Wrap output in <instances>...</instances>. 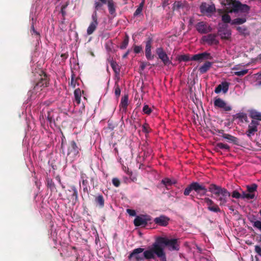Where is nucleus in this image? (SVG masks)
<instances>
[{
	"label": "nucleus",
	"mask_w": 261,
	"mask_h": 261,
	"mask_svg": "<svg viewBox=\"0 0 261 261\" xmlns=\"http://www.w3.org/2000/svg\"><path fill=\"white\" fill-rule=\"evenodd\" d=\"M49 79L47 74L42 70H41L38 77L34 81L33 88L28 92V94L31 98H35L41 94V91L48 86Z\"/></svg>",
	"instance_id": "nucleus-2"
},
{
	"label": "nucleus",
	"mask_w": 261,
	"mask_h": 261,
	"mask_svg": "<svg viewBox=\"0 0 261 261\" xmlns=\"http://www.w3.org/2000/svg\"><path fill=\"white\" fill-rule=\"evenodd\" d=\"M200 10L203 14H208L215 11V7L214 4L209 5L206 3H202L200 6Z\"/></svg>",
	"instance_id": "nucleus-17"
},
{
	"label": "nucleus",
	"mask_w": 261,
	"mask_h": 261,
	"mask_svg": "<svg viewBox=\"0 0 261 261\" xmlns=\"http://www.w3.org/2000/svg\"><path fill=\"white\" fill-rule=\"evenodd\" d=\"M250 10V7L246 5L243 4L240 1L234 0L232 4V8L230 10L229 12L238 13L241 12L248 14Z\"/></svg>",
	"instance_id": "nucleus-8"
},
{
	"label": "nucleus",
	"mask_w": 261,
	"mask_h": 261,
	"mask_svg": "<svg viewBox=\"0 0 261 261\" xmlns=\"http://www.w3.org/2000/svg\"><path fill=\"white\" fill-rule=\"evenodd\" d=\"M192 191H194L197 195L202 196L206 194L207 189L197 182H193L185 189L184 194L185 196L189 195Z\"/></svg>",
	"instance_id": "nucleus-5"
},
{
	"label": "nucleus",
	"mask_w": 261,
	"mask_h": 261,
	"mask_svg": "<svg viewBox=\"0 0 261 261\" xmlns=\"http://www.w3.org/2000/svg\"><path fill=\"white\" fill-rule=\"evenodd\" d=\"M47 119L50 122H51L52 121L55 122L53 111L48 112Z\"/></svg>",
	"instance_id": "nucleus-47"
},
{
	"label": "nucleus",
	"mask_w": 261,
	"mask_h": 261,
	"mask_svg": "<svg viewBox=\"0 0 261 261\" xmlns=\"http://www.w3.org/2000/svg\"><path fill=\"white\" fill-rule=\"evenodd\" d=\"M246 188L249 193H254L257 191V185L256 184H252L250 185H247Z\"/></svg>",
	"instance_id": "nucleus-38"
},
{
	"label": "nucleus",
	"mask_w": 261,
	"mask_h": 261,
	"mask_svg": "<svg viewBox=\"0 0 261 261\" xmlns=\"http://www.w3.org/2000/svg\"><path fill=\"white\" fill-rule=\"evenodd\" d=\"M142 132H144L146 134H148L149 133L150 128L149 125L147 123H145V124H144L142 125Z\"/></svg>",
	"instance_id": "nucleus-46"
},
{
	"label": "nucleus",
	"mask_w": 261,
	"mask_h": 261,
	"mask_svg": "<svg viewBox=\"0 0 261 261\" xmlns=\"http://www.w3.org/2000/svg\"><path fill=\"white\" fill-rule=\"evenodd\" d=\"M220 149L229 151L230 147L226 144H224L223 143H218L216 145L215 150L217 151H218L219 149Z\"/></svg>",
	"instance_id": "nucleus-33"
},
{
	"label": "nucleus",
	"mask_w": 261,
	"mask_h": 261,
	"mask_svg": "<svg viewBox=\"0 0 261 261\" xmlns=\"http://www.w3.org/2000/svg\"><path fill=\"white\" fill-rule=\"evenodd\" d=\"M223 138L226 139L228 142L232 143L235 145L239 144V140L238 138L228 134H223L221 136Z\"/></svg>",
	"instance_id": "nucleus-25"
},
{
	"label": "nucleus",
	"mask_w": 261,
	"mask_h": 261,
	"mask_svg": "<svg viewBox=\"0 0 261 261\" xmlns=\"http://www.w3.org/2000/svg\"><path fill=\"white\" fill-rule=\"evenodd\" d=\"M56 179L58 180L59 182L61 185L62 188L64 189L65 188V186L64 185H62L60 177L59 176H58L56 177Z\"/></svg>",
	"instance_id": "nucleus-64"
},
{
	"label": "nucleus",
	"mask_w": 261,
	"mask_h": 261,
	"mask_svg": "<svg viewBox=\"0 0 261 261\" xmlns=\"http://www.w3.org/2000/svg\"><path fill=\"white\" fill-rule=\"evenodd\" d=\"M151 217L149 215L137 216L134 221V223L136 226L145 227L148 223H151Z\"/></svg>",
	"instance_id": "nucleus-9"
},
{
	"label": "nucleus",
	"mask_w": 261,
	"mask_h": 261,
	"mask_svg": "<svg viewBox=\"0 0 261 261\" xmlns=\"http://www.w3.org/2000/svg\"><path fill=\"white\" fill-rule=\"evenodd\" d=\"M152 39L148 38L146 42L145 45V56L147 60H151L154 58V56L151 55V45Z\"/></svg>",
	"instance_id": "nucleus-18"
},
{
	"label": "nucleus",
	"mask_w": 261,
	"mask_h": 261,
	"mask_svg": "<svg viewBox=\"0 0 261 261\" xmlns=\"http://www.w3.org/2000/svg\"><path fill=\"white\" fill-rule=\"evenodd\" d=\"M169 220L170 219L168 217L165 215H161L154 218L153 221L158 225L166 226L168 225Z\"/></svg>",
	"instance_id": "nucleus-21"
},
{
	"label": "nucleus",
	"mask_w": 261,
	"mask_h": 261,
	"mask_svg": "<svg viewBox=\"0 0 261 261\" xmlns=\"http://www.w3.org/2000/svg\"><path fill=\"white\" fill-rule=\"evenodd\" d=\"M66 197L69 202H71L72 205H74L79 201L78 192L73 185L69 186V188L65 191Z\"/></svg>",
	"instance_id": "nucleus-7"
},
{
	"label": "nucleus",
	"mask_w": 261,
	"mask_h": 261,
	"mask_svg": "<svg viewBox=\"0 0 261 261\" xmlns=\"http://www.w3.org/2000/svg\"><path fill=\"white\" fill-rule=\"evenodd\" d=\"M178 60L179 62H181V61L187 62V61H189L192 60H191V58H190L189 55H180L178 57Z\"/></svg>",
	"instance_id": "nucleus-41"
},
{
	"label": "nucleus",
	"mask_w": 261,
	"mask_h": 261,
	"mask_svg": "<svg viewBox=\"0 0 261 261\" xmlns=\"http://www.w3.org/2000/svg\"><path fill=\"white\" fill-rule=\"evenodd\" d=\"M254 250L258 255L261 256V248L259 246L255 245L254 247Z\"/></svg>",
	"instance_id": "nucleus-55"
},
{
	"label": "nucleus",
	"mask_w": 261,
	"mask_h": 261,
	"mask_svg": "<svg viewBox=\"0 0 261 261\" xmlns=\"http://www.w3.org/2000/svg\"><path fill=\"white\" fill-rule=\"evenodd\" d=\"M203 200L207 205V209L210 211L215 213H219L221 212V210L219 206L216 204L211 199L206 197L204 198Z\"/></svg>",
	"instance_id": "nucleus-14"
},
{
	"label": "nucleus",
	"mask_w": 261,
	"mask_h": 261,
	"mask_svg": "<svg viewBox=\"0 0 261 261\" xmlns=\"http://www.w3.org/2000/svg\"><path fill=\"white\" fill-rule=\"evenodd\" d=\"M61 148L62 149V152L64 154H65V151L64 150V140H63V139H62V143H61Z\"/></svg>",
	"instance_id": "nucleus-62"
},
{
	"label": "nucleus",
	"mask_w": 261,
	"mask_h": 261,
	"mask_svg": "<svg viewBox=\"0 0 261 261\" xmlns=\"http://www.w3.org/2000/svg\"><path fill=\"white\" fill-rule=\"evenodd\" d=\"M67 5H63L61 7V12L62 14V16L64 17L66 15V12L65 9L66 8Z\"/></svg>",
	"instance_id": "nucleus-58"
},
{
	"label": "nucleus",
	"mask_w": 261,
	"mask_h": 261,
	"mask_svg": "<svg viewBox=\"0 0 261 261\" xmlns=\"http://www.w3.org/2000/svg\"><path fill=\"white\" fill-rule=\"evenodd\" d=\"M212 63L209 61H206L204 64L199 68V71L201 74H203L206 72L211 68Z\"/></svg>",
	"instance_id": "nucleus-28"
},
{
	"label": "nucleus",
	"mask_w": 261,
	"mask_h": 261,
	"mask_svg": "<svg viewBox=\"0 0 261 261\" xmlns=\"http://www.w3.org/2000/svg\"><path fill=\"white\" fill-rule=\"evenodd\" d=\"M249 116L252 119L256 121H261V113L255 111L251 110L249 111Z\"/></svg>",
	"instance_id": "nucleus-29"
},
{
	"label": "nucleus",
	"mask_w": 261,
	"mask_h": 261,
	"mask_svg": "<svg viewBox=\"0 0 261 261\" xmlns=\"http://www.w3.org/2000/svg\"><path fill=\"white\" fill-rule=\"evenodd\" d=\"M231 196L233 198L239 199L241 197V194L237 190H234L232 192Z\"/></svg>",
	"instance_id": "nucleus-48"
},
{
	"label": "nucleus",
	"mask_w": 261,
	"mask_h": 261,
	"mask_svg": "<svg viewBox=\"0 0 261 261\" xmlns=\"http://www.w3.org/2000/svg\"><path fill=\"white\" fill-rule=\"evenodd\" d=\"M92 21L90 23L87 30V34L88 35H90L93 33L98 24V15L96 11H94L92 15Z\"/></svg>",
	"instance_id": "nucleus-10"
},
{
	"label": "nucleus",
	"mask_w": 261,
	"mask_h": 261,
	"mask_svg": "<svg viewBox=\"0 0 261 261\" xmlns=\"http://www.w3.org/2000/svg\"><path fill=\"white\" fill-rule=\"evenodd\" d=\"M81 149L77 146L75 142L73 140L69 142L66 154L67 156L71 158L72 160L80 156V150Z\"/></svg>",
	"instance_id": "nucleus-6"
},
{
	"label": "nucleus",
	"mask_w": 261,
	"mask_h": 261,
	"mask_svg": "<svg viewBox=\"0 0 261 261\" xmlns=\"http://www.w3.org/2000/svg\"><path fill=\"white\" fill-rule=\"evenodd\" d=\"M248 72V69H244L239 71H236L234 72V74L239 76H242L247 74Z\"/></svg>",
	"instance_id": "nucleus-44"
},
{
	"label": "nucleus",
	"mask_w": 261,
	"mask_h": 261,
	"mask_svg": "<svg viewBox=\"0 0 261 261\" xmlns=\"http://www.w3.org/2000/svg\"><path fill=\"white\" fill-rule=\"evenodd\" d=\"M129 42V36L128 35L126 34L124 38L120 45V48L121 49H125L128 45Z\"/></svg>",
	"instance_id": "nucleus-37"
},
{
	"label": "nucleus",
	"mask_w": 261,
	"mask_h": 261,
	"mask_svg": "<svg viewBox=\"0 0 261 261\" xmlns=\"http://www.w3.org/2000/svg\"><path fill=\"white\" fill-rule=\"evenodd\" d=\"M143 112L146 114L149 115L151 113L152 110L148 105H145L143 108Z\"/></svg>",
	"instance_id": "nucleus-45"
},
{
	"label": "nucleus",
	"mask_w": 261,
	"mask_h": 261,
	"mask_svg": "<svg viewBox=\"0 0 261 261\" xmlns=\"http://www.w3.org/2000/svg\"><path fill=\"white\" fill-rule=\"evenodd\" d=\"M74 95L75 100L77 104H80L81 102V91L80 88L76 89L74 91Z\"/></svg>",
	"instance_id": "nucleus-36"
},
{
	"label": "nucleus",
	"mask_w": 261,
	"mask_h": 261,
	"mask_svg": "<svg viewBox=\"0 0 261 261\" xmlns=\"http://www.w3.org/2000/svg\"><path fill=\"white\" fill-rule=\"evenodd\" d=\"M233 0H226V4L227 5H231L232 6V4L233 3Z\"/></svg>",
	"instance_id": "nucleus-63"
},
{
	"label": "nucleus",
	"mask_w": 261,
	"mask_h": 261,
	"mask_svg": "<svg viewBox=\"0 0 261 261\" xmlns=\"http://www.w3.org/2000/svg\"><path fill=\"white\" fill-rule=\"evenodd\" d=\"M126 212L130 216H135L136 215V212L134 210L128 208L126 210Z\"/></svg>",
	"instance_id": "nucleus-54"
},
{
	"label": "nucleus",
	"mask_w": 261,
	"mask_h": 261,
	"mask_svg": "<svg viewBox=\"0 0 261 261\" xmlns=\"http://www.w3.org/2000/svg\"><path fill=\"white\" fill-rule=\"evenodd\" d=\"M217 35L214 34H210L206 36H203L202 40L204 42L210 45H217L219 41L216 39Z\"/></svg>",
	"instance_id": "nucleus-15"
},
{
	"label": "nucleus",
	"mask_w": 261,
	"mask_h": 261,
	"mask_svg": "<svg viewBox=\"0 0 261 261\" xmlns=\"http://www.w3.org/2000/svg\"><path fill=\"white\" fill-rule=\"evenodd\" d=\"M188 3L184 0L175 1L173 4V9L174 11H184V9H188Z\"/></svg>",
	"instance_id": "nucleus-19"
},
{
	"label": "nucleus",
	"mask_w": 261,
	"mask_h": 261,
	"mask_svg": "<svg viewBox=\"0 0 261 261\" xmlns=\"http://www.w3.org/2000/svg\"><path fill=\"white\" fill-rule=\"evenodd\" d=\"M151 246L156 257L159 258L161 261H167L165 248L166 247L170 251H178L180 244L177 239L158 237Z\"/></svg>",
	"instance_id": "nucleus-1"
},
{
	"label": "nucleus",
	"mask_w": 261,
	"mask_h": 261,
	"mask_svg": "<svg viewBox=\"0 0 261 261\" xmlns=\"http://www.w3.org/2000/svg\"><path fill=\"white\" fill-rule=\"evenodd\" d=\"M108 9L109 13L113 15L115 12V8L112 1H109L108 3Z\"/></svg>",
	"instance_id": "nucleus-39"
},
{
	"label": "nucleus",
	"mask_w": 261,
	"mask_h": 261,
	"mask_svg": "<svg viewBox=\"0 0 261 261\" xmlns=\"http://www.w3.org/2000/svg\"><path fill=\"white\" fill-rule=\"evenodd\" d=\"M142 47H141V46H138L136 45L134 46V51L135 52V53L139 54L142 51Z\"/></svg>",
	"instance_id": "nucleus-52"
},
{
	"label": "nucleus",
	"mask_w": 261,
	"mask_h": 261,
	"mask_svg": "<svg viewBox=\"0 0 261 261\" xmlns=\"http://www.w3.org/2000/svg\"><path fill=\"white\" fill-rule=\"evenodd\" d=\"M214 105L216 108L222 109L225 111H230L232 109L231 106L227 105L226 102L220 98H216Z\"/></svg>",
	"instance_id": "nucleus-13"
},
{
	"label": "nucleus",
	"mask_w": 261,
	"mask_h": 261,
	"mask_svg": "<svg viewBox=\"0 0 261 261\" xmlns=\"http://www.w3.org/2000/svg\"><path fill=\"white\" fill-rule=\"evenodd\" d=\"M148 65V63L146 62H142L140 65V67L142 70H143L145 68L146 66Z\"/></svg>",
	"instance_id": "nucleus-60"
},
{
	"label": "nucleus",
	"mask_w": 261,
	"mask_h": 261,
	"mask_svg": "<svg viewBox=\"0 0 261 261\" xmlns=\"http://www.w3.org/2000/svg\"><path fill=\"white\" fill-rule=\"evenodd\" d=\"M222 20L224 23H229L231 21L230 16L227 14H225L222 16Z\"/></svg>",
	"instance_id": "nucleus-43"
},
{
	"label": "nucleus",
	"mask_w": 261,
	"mask_h": 261,
	"mask_svg": "<svg viewBox=\"0 0 261 261\" xmlns=\"http://www.w3.org/2000/svg\"><path fill=\"white\" fill-rule=\"evenodd\" d=\"M108 60L115 73L119 74L120 72V68L116 62L114 61L113 59H109Z\"/></svg>",
	"instance_id": "nucleus-31"
},
{
	"label": "nucleus",
	"mask_w": 261,
	"mask_h": 261,
	"mask_svg": "<svg viewBox=\"0 0 261 261\" xmlns=\"http://www.w3.org/2000/svg\"><path fill=\"white\" fill-rule=\"evenodd\" d=\"M253 226L258 229L261 231V221L259 220L255 221L253 222Z\"/></svg>",
	"instance_id": "nucleus-49"
},
{
	"label": "nucleus",
	"mask_w": 261,
	"mask_h": 261,
	"mask_svg": "<svg viewBox=\"0 0 261 261\" xmlns=\"http://www.w3.org/2000/svg\"><path fill=\"white\" fill-rule=\"evenodd\" d=\"M161 182L165 186L167 189L169 190L170 187L176 183V181L175 179L171 180L168 178H165L162 180Z\"/></svg>",
	"instance_id": "nucleus-30"
},
{
	"label": "nucleus",
	"mask_w": 261,
	"mask_h": 261,
	"mask_svg": "<svg viewBox=\"0 0 261 261\" xmlns=\"http://www.w3.org/2000/svg\"><path fill=\"white\" fill-rule=\"evenodd\" d=\"M218 33L221 38L223 39H228L230 38V31L227 29H221L219 30Z\"/></svg>",
	"instance_id": "nucleus-27"
},
{
	"label": "nucleus",
	"mask_w": 261,
	"mask_h": 261,
	"mask_svg": "<svg viewBox=\"0 0 261 261\" xmlns=\"http://www.w3.org/2000/svg\"><path fill=\"white\" fill-rule=\"evenodd\" d=\"M233 119H239L242 122L244 121L246 122H248L247 116L244 113H238L233 116Z\"/></svg>",
	"instance_id": "nucleus-32"
},
{
	"label": "nucleus",
	"mask_w": 261,
	"mask_h": 261,
	"mask_svg": "<svg viewBox=\"0 0 261 261\" xmlns=\"http://www.w3.org/2000/svg\"><path fill=\"white\" fill-rule=\"evenodd\" d=\"M208 191L213 194L219 202L220 206L225 205L227 202L230 193L228 190L215 184H211L208 187Z\"/></svg>",
	"instance_id": "nucleus-4"
},
{
	"label": "nucleus",
	"mask_w": 261,
	"mask_h": 261,
	"mask_svg": "<svg viewBox=\"0 0 261 261\" xmlns=\"http://www.w3.org/2000/svg\"><path fill=\"white\" fill-rule=\"evenodd\" d=\"M255 197V194L254 193H246L245 192H243L241 195V198H246L247 199H252Z\"/></svg>",
	"instance_id": "nucleus-40"
},
{
	"label": "nucleus",
	"mask_w": 261,
	"mask_h": 261,
	"mask_svg": "<svg viewBox=\"0 0 261 261\" xmlns=\"http://www.w3.org/2000/svg\"><path fill=\"white\" fill-rule=\"evenodd\" d=\"M112 183L113 185L116 187H118L120 185V181L117 178H114L112 179Z\"/></svg>",
	"instance_id": "nucleus-51"
},
{
	"label": "nucleus",
	"mask_w": 261,
	"mask_h": 261,
	"mask_svg": "<svg viewBox=\"0 0 261 261\" xmlns=\"http://www.w3.org/2000/svg\"><path fill=\"white\" fill-rule=\"evenodd\" d=\"M121 93V89L118 85H116L115 87V94L117 97H119Z\"/></svg>",
	"instance_id": "nucleus-50"
},
{
	"label": "nucleus",
	"mask_w": 261,
	"mask_h": 261,
	"mask_svg": "<svg viewBox=\"0 0 261 261\" xmlns=\"http://www.w3.org/2000/svg\"><path fill=\"white\" fill-rule=\"evenodd\" d=\"M259 125L258 121L252 120L251 123L248 125V128L246 132L247 136L250 138L257 132V126Z\"/></svg>",
	"instance_id": "nucleus-12"
},
{
	"label": "nucleus",
	"mask_w": 261,
	"mask_h": 261,
	"mask_svg": "<svg viewBox=\"0 0 261 261\" xmlns=\"http://www.w3.org/2000/svg\"><path fill=\"white\" fill-rule=\"evenodd\" d=\"M46 180L48 188H49L52 192L55 191L56 190V187L53 179L49 178H47Z\"/></svg>",
	"instance_id": "nucleus-34"
},
{
	"label": "nucleus",
	"mask_w": 261,
	"mask_h": 261,
	"mask_svg": "<svg viewBox=\"0 0 261 261\" xmlns=\"http://www.w3.org/2000/svg\"><path fill=\"white\" fill-rule=\"evenodd\" d=\"M155 51L159 58L161 60L164 65H169L171 64V61L169 60L167 54L162 47L157 48Z\"/></svg>",
	"instance_id": "nucleus-11"
},
{
	"label": "nucleus",
	"mask_w": 261,
	"mask_h": 261,
	"mask_svg": "<svg viewBox=\"0 0 261 261\" xmlns=\"http://www.w3.org/2000/svg\"><path fill=\"white\" fill-rule=\"evenodd\" d=\"M108 128L111 130H113L114 128V126L113 124V123L110 122V121H108Z\"/></svg>",
	"instance_id": "nucleus-61"
},
{
	"label": "nucleus",
	"mask_w": 261,
	"mask_h": 261,
	"mask_svg": "<svg viewBox=\"0 0 261 261\" xmlns=\"http://www.w3.org/2000/svg\"><path fill=\"white\" fill-rule=\"evenodd\" d=\"M246 20H247V19L245 17L237 18L233 19L231 21V23L232 25H235V24L239 25V24H243L244 23H245L246 21Z\"/></svg>",
	"instance_id": "nucleus-35"
},
{
	"label": "nucleus",
	"mask_w": 261,
	"mask_h": 261,
	"mask_svg": "<svg viewBox=\"0 0 261 261\" xmlns=\"http://www.w3.org/2000/svg\"><path fill=\"white\" fill-rule=\"evenodd\" d=\"M142 11V8H138L134 13V16H137L139 15Z\"/></svg>",
	"instance_id": "nucleus-59"
},
{
	"label": "nucleus",
	"mask_w": 261,
	"mask_h": 261,
	"mask_svg": "<svg viewBox=\"0 0 261 261\" xmlns=\"http://www.w3.org/2000/svg\"><path fill=\"white\" fill-rule=\"evenodd\" d=\"M128 96L127 95H124L121 99L119 105L120 110L123 112H126L128 106Z\"/></svg>",
	"instance_id": "nucleus-24"
},
{
	"label": "nucleus",
	"mask_w": 261,
	"mask_h": 261,
	"mask_svg": "<svg viewBox=\"0 0 261 261\" xmlns=\"http://www.w3.org/2000/svg\"><path fill=\"white\" fill-rule=\"evenodd\" d=\"M196 28L197 31L201 34H206L212 31L210 26L203 21L198 22L196 25Z\"/></svg>",
	"instance_id": "nucleus-16"
},
{
	"label": "nucleus",
	"mask_w": 261,
	"mask_h": 261,
	"mask_svg": "<svg viewBox=\"0 0 261 261\" xmlns=\"http://www.w3.org/2000/svg\"><path fill=\"white\" fill-rule=\"evenodd\" d=\"M229 85V83L223 82L217 86L215 89V92L216 93H219L222 91L224 93H226L228 90Z\"/></svg>",
	"instance_id": "nucleus-23"
},
{
	"label": "nucleus",
	"mask_w": 261,
	"mask_h": 261,
	"mask_svg": "<svg viewBox=\"0 0 261 261\" xmlns=\"http://www.w3.org/2000/svg\"><path fill=\"white\" fill-rule=\"evenodd\" d=\"M123 170L124 172H125L129 176V177H131L133 175V172L132 171H129L128 167H124L123 168Z\"/></svg>",
	"instance_id": "nucleus-56"
},
{
	"label": "nucleus",
	"mask_w": 261,
	"mask_h": 261,
	"mask_svg": "<svg viewBox=\"0 0 261 261\" xmlns=\"http://www.w3.org/2000/svg\"><path fill=\"white\" fill-rule=\"evenodd\" d=\"M237 30L242 35L245 36L247 33H246L247 29L246 27H237ZM249 35V33H247Z\"/></svg>",
	"instance_id": "nucleus-42"
},
{
	"label": "nucleus",
	"mask_w": 261,
	"mask_h": 261,
	"mask_svg": "<svg viewBox=\"0 0 261 261\" xmlns=\"http://www.w3.org/2000/svg\"><path fill=\"white\" fill-rule=\"evenodd\" d=\"M88 176L86 175V174L84 173H81V179L82 180V185L83 187V191L84 193H86L87 194H89L90 188L89 186V182L88 181Z\"/></svg>",
	"instance_id": "nucleus-22"
},
{
	"label": "nucleus",
	"mask_w": 261,
	"mask_h": 261,
	"mask_svg": "<svg viewBox=\"0 0 261 261\" xmlns=\"http://www.w3.org/2000/svg\"><path fill=\"white\" fill-rule=\"evenodd\" d=\"M144 250V249L142 248H137L134 249L128 256V260L129 261H142L145 259L150 260L156 258L152 247L148 249Z\"/></svg>",
	"instance_id": "nucleus-3"
},
{
	"label": "nucleus",
	"mask_w": 261,
	"mask_h": 261,
	"mask_svg": "<svg viewBox=\"0 0 261 261\" xmlns=\"http://www.w3.org/2000/svg\"><path fill=\"white\" fill-rule=\"evenodd\" d=\"M102 4H103L98 2H95V3H94L95 9V11H96L97 12V11L99 9V8L102 6Z\"/></svg>",
	"instance_id": "nucleus-57"
},
{
	"label": "nucleus",
	"mask_w": 261,
	"mask_h": 261,
	"mask_svg": "<svg viewBox=\"0 0 261 261\" xmlns=\"http://www.w3.org/2000/svg\"><path fill=\"white\" fill-rule=\"evenodd\" d=\"M95 203L96 206H98L100 208H102L105 205V199L103 196L100 194L95 197L94 199Z\"/></svg>",
	"instance_id": "nucleus-26"
},
{
	"label": "nucleus",
	"mask_w": 261,
	"mask_h": 261,
	"mask_svg": "<svg viewBox=\"0 0 261 261\" xmlns=\"http://www.w3.org/2000/svg\"><path fill=\"white\" fill-rule=\"evenodd\" d=\"M76 83V80L74 79V75H72L70 85L73 87L75 88Z\"/></svg>",
	"instance_id": "nucleus-53"
},
{
	"label": "nucleus",
	"mask_w": 261,
	"mask_h": 261,
	"mask_svg": "<svg viewBox=\"0 0 261 261\" xmlns=\"http://www.w3.org/2000/svg\"><path fill=\"white\" fill-rule=\"evenodd\" d=\"M212 59L213 57L211 54L207 52L194 55L191 58L192 61H202L206 59L212 60Z\"/></svg>",
	"instance_id": "nucleus-20"
}]
</instances>
